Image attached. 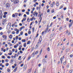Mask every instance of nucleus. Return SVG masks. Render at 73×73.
I'll return each mask as SVG.
<instances>
[{"label":"nucleus","instance_id":"1","mask_svg":"<svg viewBox=\"0 0 73 73\" xmlns=\"http://www.w3.org/2000/svg\"><path fill=\"white\" fill-rule=\"evenodd\" d=\"M11 23H9L7 25V29L8 30H9L10 28H11Z\"/></svg>","mask_w":73,"mask_h":73},{"label":"nucleus","instance_id":"2","mask_svg":"<svg viewBox=\"0 0 73 73\" xmlns=\"http://www.w3.org/2000/svg\"><path fill=\"white\" fill-rule=\"evenodd\" d=\"M10 7V4L7 3L6 4V8L7 9H8Z\"/></svg>","mask_w":73,"mask_h":73},{"label":"nucleus","instance_id":"3","mask_svg":"<svg viewBox=\"0 0 73 73\" xmlns=\"http://www.w3.org/2000/svg\"><path fill=\"white\" fill-rule=\"evenodd\" d=\"M38 53V51H36V52H33V54H32V56H33V57H34L35 54H37Z\"/></svg>","mask_w":73,"mask_h":73},{"label":"nucleus","instance_id":"4","mask_svg":"<svg viewBox=\"0 0 73 73\" xmlns=\"http://www.w3.org/2000/svg\"><path fill=\"white\" fill-rule=\"evenodd\" d=\"M42 36H40V38L39 40V42H38L37 43V44H41V40H40V38H41Z\"/></svg>","mask_w":73,"mask_h":73},{"label":"nucleus","instance_id":"5","mask_svg":"<svg viewBox=\"0 0 73 73\" xmlns=\"http://www.w3.org/2000/svg\"><path fill=\"white\" fill-rule=\"evenodd\" d=\"M14 2L15 4H17V3H19V0H15L14 1Z\"/></svg>","mask_w":73,"mask_h":73},{"label":"nucleus","instance_id":"6","mask_svg":"<svg viewBox=\"0 0 73 73\" xmlns=\"http://www.w3.org/2000/svg\"><path fill=\"white\" fill-rule=\"evenodd\" d=\"M27 67V66L26 65H25L24 66V70H26Z\"/></svg>","mask_w":73,"mask_h":73},{"label":"nucleus","instance_id":"7","mask_svg":"<svg viewBox=\"0 0 73 73\" xmlns=\"http://www.w3.org/2000/svg\"><path fill=\"white\" fill-rule=\"evenodd\" d=\"M2 37L3 38H4L6 40L7 39V37L6 36L3 35L2 36Z\"/></svg>","mask_w":73,"mask_h":73},{"label":"nucleus","instance_id":"8","mask_svg":"<svg viewBox=\"0 0 73 73\" xmlns=\"http://www.w3.org/2000/svg\"><path fill=\"white\" fill-rule=\"evenodd\" d=\"M48 27H47L46 28V30L44 31V32H45V33H46L47 32H48Z\"/></svg>","mask_w":73,"mask_h":73},{"label":"nucleus","instance_id":"9","mask_svg":"<svg viewBox=\"0 0 73 73\" xmlns=\"http://www.w3.org/2000/svg\"><path fill=\"white\" fill-rule=\"evenodd\" d=\"M17 67H16L15 68V69L13 70V72H16L17 70Z\"/></svg>","mask_w":73,"mask_h":73},{"label":"nucleus","instance_id":"10","mask_svg":"<svg viewBox=\"0 0 73 73\" xmlns=\"http://www.w3.org/2000/svg\"><path fill=\"white\" fill-rule=\"evenodd\" d=\"M60 60L61 61V64H62V58L61 57L60 59Z\"/></svg>","mask_w":73,"mask_h":73},{"label":"nucleus","instance_id":"11","mask_svg":"<svg viewBox=\"0 0 73 73\" xmlns=\"http://www.w3.org/2000/svg\"><path fill=\"white\" fill-rule=\"evenodd\" d=\"M27 45V43H24L23 46L24 47H25V48L26 47V46Z\"/></svg>","mask_w":73,"mask_h":73},{"label":"nucleus","instance_id":"12","mask_svg":"<svg viewBox=\"0 0 73 73\" xmlns=\"http://www.w3.org/2000/svg\"><path fill=\"white\" fill-rule=\"evenodd\" d=\"M45 69L44 68L42 70V73H44L45 72Z\"/></svg>","mask_w":73,"mask_h":73},{"label":"nucleus","instance_id":"13","mask_svg":"<svg viewBox=\"0 0 73 73\" xmlns=\"http://www.w3.org/2000/svg\"><path fill=\"white\" fill-rule=\"evenodd\" d=\"M35 14L36 16H36H37V15H38V13H36V11H35Z\"/></svg>","mask_w":73,"mask_h":73},{"label":"nucleus","instance_id":"14","mask_svg":"<svg viewBox=\"0 0 73 73\" xmlns=\"http://www.w3.org/2000/svg\"><path fill=\"white\" fill-rule=\"evenodd\" d=\"M31 56H30L29 58H28L27 60V61H29V60H30V59H31Z\"/></svg>","mask_w":73,"mask_h":73},{"label":"nucleus","instance_id":"15","mask_svg":"<svg viewBox=\"0 0 73 73\" xmlns=\"http://www.w3.org/2000/svg\"><path fill=\"white\" fill-rule=\"evenodd\" d=\"M26 41V40L25 39H22V42H25Z\"/></svg>","mask_w":73,"mask_h":73},{"label":"nucleus","instance_id":"16","mask_svg":"<svg viewBox=\"0 0 73 73\" xmlns=\"http://www.w3.org/2000/svg\"><path fill=\"white\" fill-rule=\"evenodd\" d=\"M62 27H60L59 28V31H61V30H62Z\"/></svg>","mask_w":73,"mask_h":73},{"label":"nucleus","instance_id":"17","mask_svg":"<svg viewBox=\"0 0 73 73\" xmlns=\"http://www.w3.org/2000/svg\"><path fill=\"white\" fill-rule=\"evenodd\" d=\"M38 44L37 43L35 47V49H36V48H37V47H38Z\"/></svg>","mask_w":73,"mask_h":73},{"label":"nucleus","instance_id":"18","mask_svg":"<svg viewBox=\"0 0 73 73\" xmlns=\"http://www.w3.org/2000/svg\"><path fill=\"white\" fill-rule=\"evenodd\" d=\"M1 58H2L5 59V56H1Z\"/></svg>","mask_w":73,"mask_h":73},{"label":"nucleus","instance_id":"19","mask_svg":"<svg viewBox=\"0 0 73 73\" xmlns=\"http://www.w3.org/2000/svg\"><path fill=\"white\" fill-rule=\"evenodd\" d=\"M30 42H31V41H28L27 43V45H28V44H29Z\"/></svg>","mask_w":73,"mask_h":73},{"label":"nucleus","instance_id":"20","mask_svg":"<svg viewBox=\"0 0 73 73\" xmlns=\"http://www.w3.org/2000/svg\"><path fill=\"white\" fill-rule=\"evenodd\" d=\"M21 58V56H20L19 57V58H18V60H20Z\"/></svg>","mask_w":73,"mask_h":73},{"label":"nucleus","instance_id":"21","mask_svg":"<svg viewBox=\"0 0 73 73\" xmlns=\"http://www.w3.org/2000/svg\"><path fill=\"white\" fill-rule=\"evenodd\" d=\"M8 54L9 56H11V55H12V53L11 52L9 53H8Z\"/></svg>","mask_w":73,"mask_h":73},{"label":"nucleus","instance_id":"22","mask_svg":"<svg viewBox=\"0 0 73 73\" xmlns=\"http://www.w3.org/2000/svg\"><path fill=\"white\" fill-rule=\"evenodd\" d=\"M19 30H18V31L16 32V34H19Z\"/></svg>","mask_w":73,"mask_h":73},{"label":"nucleus","instance_id":"23","mask_svg":"<svg viewBox=\"0 0 73 73\" xmlns=\"http://www.w3.org/2000/svg\"><path fill=\"white\" fill-rule=\"evenodd\" d=\"M47 50L48 51H49L50 50V49L49 47H48L47 48Z\"/></svg>","mask_w":73,"mask_h":73},{"label":"nucleus","instance_id":"24","mask_svg":"<svg viewBox=\"0 0 73 73\" xmlns=\"http://www.w3.org/2000/svg\"><path fill=\"white\" fill-rule=\"evenodd\" d=\"M7 72H10V70H9V68H8L7 69Z\"/></svg>","mask_w":73,"mask_h":73},{"label":"nucleus","instance_id":"25","mask_svg":"<svg viewBox=\"0 0 73 73\" xmlns=\"http://www.w3.org/2000/svg\"><path fill=\"white\" fill-rule=\"evenodd\" d=\"M23 31H21L20 33V35H23Z\"/></svg>","mask_w":73,"mask_h":73},{"label":"nucleus","instance_id":"26","mask_svg":"<svg viewBox=\"0 0 73 73\" xmlns=\"http://www.w3.org/2000/svg\"><path fill=\"white\" fill-rule=\"evenodd\" d=\"M63 47L62 48V50H64L65 49V47H64V46H63Z\"/></svg>","mask_w":73,"mask_h":73},{"label":"nucleus","instance_id":"27","mask_svg":"<svg viewBox=\"0 0 73 73\" xmlns=\"http://www.w3.org/2000/svg\"><path fill=\"white\" fill-rule=\"evenodd\" d=\"M18 15H19V16H21V15H22V14L21 13H19V14Z\"/></svg>","mask_w":73,"mask_h":73},{"label":"nucleus","instance_id":"28","mask_svg":"<svg viewBox=\"0 0 73 73\" xmlns=\"http://www.w3.org/2000/svg\"><path fill=\"white\" fill-rule=\"evenodd\" d=\"M8 65H9V63H7L6 64V66H8Z\"/></svg>","mask_w":73,"mask_h":73},{"label":"nucleus","instance_id":"29","mask_svg":"<svg viewBox=\"0 0 73 73\" xmlns=\"http://www.w3.org/2000/svg\"><path fill=\"white\" fill-rule=\"evenodd\" d=\"M5 61L6 62H8V60L6 59L5 60Z\"/></svg>","mask_w":73,"mask_h":73},{"label":"nucleus","instance_id":"30","mask_svg":"<svg viewBox=\"0 0 73 73\" xmlns=\"http://www.w3.org/2000/svg\"><path fill=\"white\" fill-rule=\"evenodd\" d=\"M28 33L29 35H30V34H31V31H29L28 32Z\"/></svg>","mask_w":73,"mask_h":73},{"label":"nucleus","instance_id":"31","mask_svg":"<svg viewBox=\"0 0 73 73\" xmlns=\"http://www.w3.org/2000/svg\"><path fill=\"white\" fill-rule=\"evenodd\" d=\"M42 49H41L40 51V54H41V53H42Z\"/></svg>","mask_w":73,"mask_h":73},{"label":"nucleus","instance_id":"32","mask_svg":"<svg viewBox=\"0 0 73 73\" xmlns=\"http://www.w3.org/2000/svg\"><path fill=\"white\" fill-rule=\"evenodd\" d=\"M12 17H15V15L14 14H13L12 15Z\"/></svg>","mask_w":73,"mask_h":73},{"label":"nucleus","instance_id":"33","mask_svg":"<svg viewBox=\"0 0 73 73\" xmlns=\"http://www.w3.org/2000/svg\"><path fill=\"white\" fill-rule=\"evenodd\" d=\"M23 27H22L20 29V31H21L22 30V29H23Z\"/></svg>","mask_w":73,"mask_h":73},{"label":"nucleus","instance_id":"34","mask_svg":"<svg viewBox=\"0 0 73 73\" xmlns=\"http://www.w3.org/2000/svg\"><path fill=\"white\" fill-rule=\"evenodd\" d=\"M4 14L5 15H7V12H5L4 13Z\"/></svg>","mask_w":73,"mask_h":73},{"label":"nucleus","instance_id":"35","mask_svg":"<svg viewBox=\"0 0 73 73\" xmlns=\"http://www.w3.org/2000/svg\"><path fill=\"white\" fill-rule=\"evenodd\" d=\"M16 39L17 40L18 39V38H19V37H18V36H16L15 37Z\"/></svg>","mask_w":73,"mask_h":73},{"label":"nucleus","instance_id":"36","mask_svg":"<svg viewBox=\"0 0 73 73\" xmlns=\"http://www.w3.org/2000/svg\"><path fill=\"white\" fill-rule=\"evenodd\" d=\"M43 61L44 63L45 62H46V61H45V59H43Z\"/></svg>","mask_w":73,"mask_h":73},{"label":"nucleus","instance_id":"37","mask_svg":"<svg viewBox=\"0 0 73 73\" xmlns=\"http://www.w3.org/2000/svg\"><path fill=\"white\" fill-rule=\"evenodd\" d=\"M27 21L28 22H29V21H30L29 20V19L28 18L27 19Z\"/></svg>","mask_w":73,"mask_h":73},{"label":"nucleus","instance_id":"38","mask_svg":"<svg viewBox=\"0 0 73 73\" xmlns=\"http://www.w3.org/2000/svg\"><path fill=\"white\" fill-rule=\"evenodd\" d=\"M22 12H25V9H23L22 11Z\"/></svg>","mask_w":73,"mask_h":73},{"label":"nucleus","instance_id":"39","mask_svg":"<svg viewBox=\"0 0 73 73\" xmlns=\"http://www.w3.org/2000/svg\"><path fill=\"white\" fill-rule=\"evenodd\" d=\"M26 14H27V15H29V12H26Z\"/></svg>","mask_w":73,"mask_h":73},{"label":"nucleus","instance_id":"40","mask_svg":"<svg viewBox=\"0 0 73 73\" xmlns=\"http://www.w3.org/2000/svg\"><path fill=\"white\" fill-rule=\"evenodd\" d=\"M14 48H17V46L16 45H14Z\"/></svg>","mask_w":73,"mask_h":73},{"label":"nucleus","instance_id":"41","mask_svg":"<svg viewBox=\"0 0 73 73\" xmlns=\"http://www.w3.org/2000/svg\"><path fill=\"white\" fill-rule=\"evenodd\" d=\"M51 7H53V4H51L50 5Z\"/></svg>","mask_w":73,"mask_h":73},{"label":"nucleus","instance_id":"42","mask_svg":"<svg viewBox=\"0 0 73 73\" xmlns=\"http://www.w3.org/2000/svg\"><path fill=\"white\" fill-rule=\"evenodd\" d=\"M18 30H19V29H15V31H17Z\"/></svg>","mask_w":73,"mask_h":73},{"label":"nucleus","instance_id":"43","mask_svg":"<svg viewBox=\"0 0 73 73\" xmlns=\"http://www.w3.org/2000/svg\"><path fill=\"white\" fill-rule=\"evenodd\" d=\"M35 8L33 7V8L32 11H35Z\"/></svg>","mask_w":73,"mask_h":73},{"label":"nucleus","instance_id":"44","mask_svg":"<svg viewBox=\"0 0 73 73\" xmlns=\"http://www.w3.org/2000/svg\"><path fill=\"white\" fill-rule=\"evenodd\" d=\"M4 50V48H2L1 49V50L2 51H3Z\"/></svg>","mask_w":73,"mask_h":73},{"label":"nucleus","instance_id":"45","mask_svg":"<svg viewBox=\"0 0 73 73\" xmlns=\"http://www.w3.org/2000/svg\"><path fill=\"white\" fill-rule=\"evenodd\" d=\"M62 8H63V6H61L60 7L59 9H62Z\"/></svg>","mask_w":73,"mask_h":73},{"label":"nucleus","instance_id":"46","mask_svg":"<svg viewBox=\"0 0 73 73\" xmlns=\"http://www.w3.org/2000/svg\"><path fill=\"white\" fill-rule=\"evenodd\" d=\"M23 16L24 17H27V15L26 14H24Z\"/></svg>","mask_w":73,"mask_h":73},{"label":"nucleus","instance_id":"47","mask_svg":"<svg viewBox=\"0 0 73 73\" xmlns=\"http://www.w3.org/2000/svg\"><path fill=\"white\" fill-rule=\"evenodd\" d=\"M12 34H13V35H15V32L14 31H13L12 32Z\"/></svg>","mask_w":73,"mask_h":73},{"label":"nucleus","instance_id":"48","mask_svg":"<svg viewBox=\"0 0 73 73\" xmlns=\"http://www.w3.org/2000/svg\"><path fill=\"white\" fill-rule=\"evenodd\" d=\"M23 66H24V64H22L21 65V67H23Z\"/></svg>","mask_w":73,"mask_h":73},{"label":"nucleus","instance_id":"49","mask_svg":"<svg viewBox=\"0 0 73 73\" xmlns=\"http://www.w3.org/2000/svg\"><path fill=\"white\" fill-rule=\"evenodd\" d=\"M70 57L72 58V57H73V55L71 54L70 55Z\"/></svg>","mask_w":73,"mask_h":73},{"label":"nucleus","instance_id":"50","mask_svg":"<svg viewBox=\"0 0 73 73\" xmlns=\"http://www.w3.org/2000/svg\"><path fill=\"white\" fill-rule=\"evenodd\" d=\"M7 58L10 59L11 58V57L9 56H7Z\"/></svg>","mask_w":73,"mask_h":73},{"label":"nucleus","instance_id":"51","mask_svg":"<svg viewBox=\"0 0 73 73\" xmlns=\"http://www.w3.org/2000/svg\"><path fill=\"white\" fill-rule=\"evenodd\" d=\"M18 15V13H15V16H16V17H17V16Z\"/></svg>","mask_w":73,"mask_h":73},{"label":"nucleus","instance_id":"52","mask_svg":"<svg viewBox=\"0 0 73 73\" xmlns=\"http://www.w3.org/2000/svg\"><path fill=\"white\" fill-rule=\"evenodd\" d=\"M24 50H25V48H22V50H23V51H24Z\"/></svg>","mask_w":73,"mask_h":73},{"label":"nucleus","instance_id":"53","mask_svg":"<svg viewBox=\"0 0 73 73\" xmlns=\"http://www.w3.org/2000/svg\"><path fill=\"white\" fill-rule=\"evenodd\" d=\"M2 13V11L1 10L0 11V15H1Z\"/></svg>","mask_w":73,"mask_h":73},{"label":"nucleus","instance_id":"54","mask_svg":"<svg viewBox=\"0 0 73 73\" xmlns=\"http://www.w3.org/2000/svg\"><path fill=\"white\" fill-rule=\"evenodd\" d=\"M54 10H52L51 11V12L52 13H53V12H54Z\"/></svg>","mask_w":73,"mask_h":73},{"label":"nucleus","instance_id":"55","mask_svg":"<svg viewBox=\"0 0 73 73\" xmlns=\"http://www.w3.org/2000/svg\"><path fill=\"white\" fill-rule=\"evenodd\" d=\"M50 11V10H49V9H48L47 11V13H49V12Z\"/></svg>","mask_w":73,"mask_h":73},{"label":"nucleus","instance_id":"56","mask_svg":"<svg viewBox=\"0 0 73 73\" xmlns=\"http://www.w3.org/2000/svg\"><path fill=\"white\" fill-rule=\"evenodd\" d=\"M25 35L26 36H28V34L27 33H25Z\"/></svg>","mask_w":73,"mask_h":73},{"label":"nucleus","instance_id":"57","mask_svg":"<svg viewBox=\"0 0 73 73\" xmlns=\"http://www.w3.org/2000/svg\"><path fill=\"white\" fill-rule=\"evenodd\" d=\"M3 17L4 18H6V15H4L3 16Z\"/></svg>","mask_w":73,"mask_h":73},{"label":"nucleus","instance_id":"58","mask_svg":"<svg viewBox=\"0 0 73 73\" xmlns=\"http://www.w3.org/2000/svg\"><path fill=\"white\" fill-rule=\"evenodd\" d=\"M66 21H69V18H67L66 19Z\"/></svg>","mask_w":73,"mask_h":73},{"label":"nucleus","instance_id":"59","mask_svg":"<svg viewBox=\"0 0 73 73\" xmlns=\"http://www.w3.org/2000/svg\"><path fill=\"white\" fill-rule=\"evenodd\" d=\"M2 63H4V60H2Z\"/></svg>","mask_w":73,"mask_h":73},{"label":"nucleus","instance_id":"60","mask_svg":"<svg viewBox=\"0 0 73 73\" xmlns=\"http://www.w3.org/2000/svg\"><path fill=\"white\" fill-rule=\"evenodd\" d=\"M0 34L1 35H3V32H1L0 33Z\"/></svg>","mask_w":73,"mask_h":73},{"label":"nucleus","instance_id":"61","mask_svg":"<svg viewBox=\"0 0 73 73\" xmlns=\"http://www.w3.org/2000/svg\"><path fill=\"white\" fill-rule=\"evenodd\" d=\"M28 71L29 73V72H31V69H30L28 70Z\"/></svg>","mask_w":73,"mask_h":73},{"label":"nucleus","instance_id":"62","mask_svg":"<svg viewBox=\"0 0 73 73\" xmlns=\"http://www.w3.org/2000/svg\"><path fill=\"white\" fill-rule=\"evenodd\" d=\"M20 53L22 54V53H23V51L21 50L20 51Z\"/></svg>","mask_w":73,"mask_h":73},{"label":"nucleus","instance_id":"63","mask_svg":"<svg viewBox=\"0 0 73 73\" xmlns=\"http://www.w3.org/2000/svg\"><path fill=\"white\" fill-rule=\"evenodd\" d=\"M15 25V24H13L12 25V27H14V26Z\"/></svg>","mask_w":73,"mask_h":73},{"label":"nucleus","instance_id":"64","mask_svg":"<svg viewBox=\"0 0 73 73\" xmlns=\"http://www.w3.org/2000/svg\"><path fill=\"white\" fill-rule=\"evenodd\" d=\"M23 20H24V21H25V20H26V18H23Z\"/></svg>","mask_w":73,"mask_h":73}]
</instances>
